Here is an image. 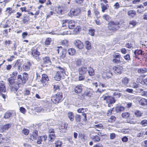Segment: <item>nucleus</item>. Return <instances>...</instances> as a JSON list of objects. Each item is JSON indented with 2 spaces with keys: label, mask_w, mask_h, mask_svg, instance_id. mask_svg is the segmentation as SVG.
<instances>
[{
  "label": "nucleus",
  "mask_w": 147,
  "mask_h": 147,
  "mask_svg": "<svg viewBox=\"0 0 147 147\" xmlns=\"http://www.w3.org/2000/svg\"><path fill=\"white\" fill-rule=\"evenodd\" d=\"M11 124H7L4 125L0 126V132H3V131L8 130L11 127Z\"/></svg>",
  "instance_id": "obj_11"
},
{
  "label": "nucleus",
  "mask_w": 147,
  "mask_h": 147,
  "mask_svg": "<svg viewBox=\"0 0 147 147\" xmlns=\"http://www.w3.org/2000/svg\"><path fill=\"white\" fill-rule=\"evenodd\" d=\"M129 80V79L126 77L123 78L121 81L122 84L124 86H127L128 84Z\"/></svg>",
  "instance_id": "obj_18"
},
{
  "label": "nucleus",
  "mask_w": 147,
  "mask_h": 147,
  "mask_svg": "<svg viewBox=\"0 0 147 147\" xmlns=\"http://www.w3.org/2000/svg\"><path fill=\"white\" fill-rule=\"evenodd\" d=\"M139 102L142 106L146 105H147V99L142 98L139 101Z\"/></svg>",
  "instance_id": "obj_23"
},
{
  "label": "nucleus",
  "mask_w": 147,
  "mask_h": 147,
  "mask_svg": "<svg viewBox=\"0 0 147 147\" xmlns=\"http://www.w3.org/2000/svg\"><path fill=\"white\" fill-rule=\"evenodd\" d=\"M143 51L140 50H136L134 52V54L135 55V57H136L137 56V55H142Z\"/></svg>",
  "instance_id": "obj_34"
},
{
  "label": "nucleus",
  "mask_w": 147,
  "mask_h": 147,
  "mask_svg": "<svg viewBox=\"0 0 147 147\" xmlns=\"http://www.w3.org/2000/svg\"><path fill=\"white\" fill-rule=\"evenodd\" d=\"M12 113L9 112H6L4 115V118L5 119H8L12 116Z\"/></svg>",
  "instance_id": "obj_43"
},
{
  "label": "nucleus",
  "mask_w": 147,
  "mask_h": 147,
  "mask_svg": "<svg viewBox=\"0 0 147 147\" xmlns=\"http://www.w3.org/2000/svg\"><path fill=\"white\" fill-rule=\"evenodd\" d=\"M91 138L95 142H98L100 139L97 136H92L91 137Z\"/></svg>",
  "instance_id": "obj_37"
},
{
  "label": "nucleus",
  "mask_w": 147,
  "mask_h": 147,
  "mask_svg": "<svg viewBox=\"0 0 147 147\" xmlns=\"http://www.w3.org/2000/svg\"><path fill=\"white\" fill-rule=\"evenodd\" d=\"M31 65V63L29 61L24 63L22 66L23 70L25 71H28Z\"/></svg>",
  "instance_id": "obj_9"
},
{
  "label": "nucleus",
  "mask_w": 147,
  "mask_h": 147,
  "mask_svg": "<svg viewBox=\"0 0 147 147\" xmlns=\"http://www.w3.org/2000/svg\"><path fill=\"white\" fill-rule=\"evenodd\" d=\"M62 94L61 92H58L53 95L51 98L52 102L56 104L61 102L62 99Z\"/></svg>",
  "instance_id": "obj_2"
},
{
  "label": "nucleus",
  "mask_w": 147,
  "mask_h": 147,
  "mask_svg": "<svg viewBox=\"0 0 147 147\" xmlns=\"http://www.w3.org/2000/svg\"><path fill=\"white\" fill-rule=\"evenodd\" d=\"M67 116L68 118L71 121H73L74 120V114L72 112H69L68 113Z\"/></svg>",
  "instance_id": "obj_31"
},
{
  "label": "nucleus",
  "mask_w": 147,
  "mask_h": 147,
  "mask_svg": "<svg viewBox=\"0 0 147 147\" xmlns=\"http://www.w3.org/2000/svg\"><path fill=\"white\" fill-rule=\"evenodd\" d=\"M87 110V109H84L83 108L78 109H77V111L79 113H83L84 112L86 111Z\"/></svg>",
  "instance_id": "obj_47"
},
{
  "label": "nucleus",
  "mask_w": 147,
  "mask_h": 147,
  "mask_svg": "<svg viewBox=\"0 0 147 147\" xmlns=\"http://www.w3.org/2000/svg\"><path fill=\"white\" fill-rule=\"evenodd\" d=\"M61 44L65 46H67L68 44V41L67 40H63L61 42Z\"/></svg>",
  "instance_id": "obj_64"
},
{
  "label": "nucleus",
  "mask_w": 147,
  "mask_h": 147,
  "mask_svg": "<svg viewBox=\"0 0 147 147\" xmlns=\"http://www.w3.org/2000/svg\"><path fill=\"white\" fill-rule=\"evenodd\" d=\"M49 81V78L48 76L45 74H43L40 82L41 84L44 86H45L47 85L48 84V81Z\"/></svg>",
  "instance_id": "obj_5"
},
{
  "label": "nucleus",
  "mask_w": 147,
  "mask_h": 147,
  "mask_svg": "<svg viewBox=\"0 0 147 147\" xmlns=\"http://www.w3.org/2000/svg\"><path fill=\"white\" fill-rule=\"evenodd\" d=\"M89 75L91 76L94 75V69L91 67H89L88 70Z\"/></svg>",
  "instance_id": "obj_30"
},
{
  "label": "nucleus",
  "mask_w": 147,
  "mask_h": 147,
  "mask_svg": "<svg viewBox=\"0 0 147 147\" xmlns=\"http://www.w3.org/2000/svg\"><path fill=\"white\" fill-rule=\"evenodd\" d=\"M93 127L95 129L98 128L99 129H103V125L101 124H99L98 125H94Z\"/></svg>",
  "instance_id": "obj_49"
},
{
  "label": "nucleus",
  "mask_w": 147,
  "mask_h": 147,
  "mask_svg": "<svg viewBox=\"0 0 147 147\" xmlns=\"http://www.w3.org/2000/svg\"><path fill=\"white\" fill-rule=\"evenodd\" d=\"M87 71V67L85 66H82L78 69L79 75H84L86 74Z\"/></svg>",
  "instance_id": "obj_8"
},
{
  "label": "nucleus",
  "mask_w": 147,
  "mask_h": 147,
  "mask_svg": "<svg viewBox=\"0 0 147 147\" xmlns=\"http://www.w3.org/2000/svg\"><path fill=\"white\" fill-rule=\"evenodd\" d=\"M81 60L80 59L77 58L75 59V64L77 66H79L81 64Z\"/></svg>",
  "instance_id": "obj_40"
},
{
  "label": "nucleus",
  "mask_w": 147,
  "mask_h": 147,
  "mask_svg": "<svg viewBox=\"0 0 147 147\" xmlns=\"http://www.w3.org/2000/svg\"><path fill=\"white\" fill-rule=\"evenodd\" d=\"M95 31L94 29H91L89 30V34L90 35L93 36L94 35Z\"/></svg>",
  "instance_id": "obj_60"
},
{
  "label": "nucleus",
  "mask_w": 147,
  "mask_h": 147,
  "mask_svg": "<svg viewBox=\"0 0 147 147\" xmlns=\"http://www.w3.org/2000/svg\"><path fill=\"white\" fill-rule=\"evenodd\" d=\"M31 54L33 57L36 59H38V56L40 55V53L38 52L36 48H33L31 49Z\"/></svg>",
  "instance_id": "obj_6"
},
{
  "label": "nucleus",
  "mask_w": 147,
  "mask_h": 147,
  "mask_svg": "<svg viewBox=\"0 0 147 147\" xmlns=\"http://www.w3.org/2000/svg\"><path fill=\"white\" fill-rule=\"evenodd\" d=\"M119 23H115L114 22H111L109 24L108 26L109 29L111 31L114 32L119 28Z\"/></svg>",
  "instance_id": "obj_4"
},
{
  "label": "nucleus",
  "mask_w": 147,
  "mask_h": 147,
  "mask_svg": "<svg viewBox=\"0 0 147 147\" xmlns=\"http://www.w3.org/2000/svg\"><path fill=\"white\" fill-rule=\"evenodd\" d=\"M123 57L127 61H129L130 60V56L129 54H127L124 56Z\"/></svg>",
  "instance_id": "obj_63"
},
{
  "label": "nucleus",
  "mask_w": 147,
  "mask_h": 147,
  "mask_svg": "<svg viewBox=\"0 0 147 147\" xmlns=\"http://www.w3.org/2000/svg\"><path fill=\"white\" fill-rule=\"evenodd\" d=\"M48 137L50 141H53L55 137L54 133H52L50 134Z\"/></svg>",
  "instance_id": "obj_41"
},
{
  "label": "nucleus",
  "mask_w": 147,
  "mask_h": 147,
  "mask_svg": "<svg viewBox=\"0 0 147 147\" xmlns=\"http://www.w3.org/2000/svg\"><path fill=\"white\" fill-rule=\"evenodd\" d=\"M6 91V88L4 83L3 81H0V92H5Z\"/></svg>",
  "instance_id": "obj_13"
},
{
  "label": "nucleus",
  "mask_w": 147,
  "mask_h": 147,
  "mask_svg": "<svg viewBox=\"0 0 147 147\" xmlns=\"http://www.w3.org/2000/svg\"><path fill=\"white\" fill-rule=\"evenodd\" d=\"M143 113L139 110H136L134 112V114L136 117H140L142 115Z\"/></svg>",
  "instance_id": "obj_35"
},
{
  "label": "nucleus",
  "mask_w": 147,
  "mask_h": 147,
  "mask_svg": "<svg viewBox=\"0 0 147 147\" xmlns=\"http://www.w3.org/2000/svg\"><path fill=\"white\" fill-rule=\"evenodd\" d=\"M61 78V73L60 72L57 71L56 74L54 77L55 79L57 81H59Z\"/></svg>",
  "instance_id": "obj_26"
},
{
  "label": "nucleus",
  "mask_w": 147,
  "mask_h": 147,
  "mask_svg": "<svg viewBox=\"0 0 147 147\" xmlns=\"http://www.w3.org/2000/svg\"><path fill=\"white\" fill-rule=\"evenodd\" d=\"M53 90L54 91L59 90V86L57 84L53 85Z\"/></svg>",
  "instance_id": "obj_57"
},
{
  "label": "nucleus",
  "mask_w": 147,
  "mask_h": 147,
  "mask_svg": "<svg viewBox=\"0 0 147 147\" xmlns=\"http://www.w3.org/2000/svg\"><path fill=\"white\" fill-rule=\"evenodd\" d=\"M80 27L79 26H77L76 28H75L74 30V33H77L78 32H79L80 30Z\"/></svg>",
  "instance_id": "obj_62"
},
{
  "label": "nucleus",
  "mask_w": 147,
  "mask_h": 147,
  "mask_svg": "<svg viewBox=\"0 0 147 147\" xmlns=\"http://www.w3.org/2000/svg\"><path fill=\"white\" fill-rule=\"evenodd\" d=\"M8 81L9 83L11 90L14 92L17 91L19 87V84H23V79L21 75H18V84L15 82V80L13 79L12 77L9 78Z\"/></svg>",
  "instance_id": "obj_1"
},
{
  "label": "nucleus",
  "mask_w": 147,
  "mask_h": 147,
  "mask_svg": "<svg viewBox=\"0 0 147 147\" xmlns=\"http://www.w3.org/2000/svg\"><path fill=\"white\" fill-rule=\"evenodd\" d=\"M124 110V107L123 106L119 105L117 106L115 108V111L117 113L123 111Z\"/></svg>",
  "instance_id": "obj_22"
},
{
  "label": "nucleus",
  "mask_w": 147,
  "mask_h": 147,
  "mask_svg": "<svg viewBox=\"0 0 147 147\" xmlns=\"http://www.w3.org/2000/svg\"><path fill=\"white\" fill-rule=\"evenodd\" d=\"M35 111L36 112L39 113H43L44 112L45 110L44 109L41 107H36L35 109Z\"/></svg>",
  "instance_id": "obj_36"
},
{
  "label": "nucleus",
  "mask_w": 147,
  "mask_h": 147,
  "mask_svg": "<svg viewBox=\"0 0 147 147\" xmlns=\"http://www.w3.org/2000/svg\"><path fill=\"white\" fill-rule=\"evenodd\" d=\"M47 139V136L46 135H45L42 136H39L38 138L37 143L38 144H41L42 142L45 141Z\"/></svg>",
  "instance_id": "obj_10"
},
{
  "label": "nucleus",
  "mask_w": 147,
  "mask_h": 147,
  "mask_svg": "<svg viewBox=\"0 0 147 147\" xmlns=\"http://www.w3.org/2000/svg\"><path fill=\"white\" fill-rule=\"evenodd\" d=\"M86 49L88 50H89L91 49V43L88 41H86L85 42Z\"/></svg>",
  "instance_id": "obj_42"
},
{
  "label": "nucleus",
  "mask_w": 147,
  "mask_h": 147,
  "mask_svg": "<svg viewBox=\"0 0 147 147\" xmlns=\"http://www.w3.org/2000/svg\"><path fill=\"white\" fill-rule=\"evenodd\" d=\"M29 132V130L27 129H23L22 131V133L26 135H28V134Z\"/></svg>",
  "instance_id": "obj_58"
},
{
  "label": "nucleus",
  "mask_w": 147,
  "mask_h": 147,
  "mask_svg": "<svg viewBox=\"0 0 147 147\" xmlns=\"http://www.w3.org/2000/svg\"><path fill=\"white\" fill-rule=\"evenodd\" d=\"M43 61L44 64L46 65V66H48L51 64V61L48 57H45L43 58Z\"/></svg>",
  "instance_id": "obj_17"
},
{
  "label": "nucleus",
  "mask_w": 147,
  "mask_h": 147,
  "mask_svg": "<svg viewBox=\"0 0 147 147\" xmlns=\"http://www.w3.org/2000/svg\"><path fill=\"white\" fill-rule=\"evenodd\" d=\"M62 144L61 142L58 140L55 142V147H61Z\"/></svg>",
  "instance_id": "obj_45"
},
{
  "label": "nucleus",
  "mask_w": 147,
  "mask_h": 147,
  "mask_svg": "<svg viewBox=\"0 0 147 147\" xmlns=\"http://www.w3.org/2000/svg\"><path fill=\"white\" fill-rule=\"evenodd\" d=\"M131 85V86L134 88H137L138 86V85L136 83L134 82H132Z\"/></svg>",
  "instance_id": "obj_54"
},
{
  "label": "nucleus",
  "mask_w": 147,
  "mask_h": 147,
  "mask_svg": "<svg viewBox=\"0 0 147 147\" xmlns=\"http://www.w3.org/2000/svg\"><path fill=\"white\" fill-rule=\"evenodd\" d=\"M130 115V114L129 113H124L121 114L122 117L124 118H127Z\"/></svg>",
  "instance_id": "obj_46"
},
{
  "label": "nucleus",
  "mask_w": 147,
  "mask_h": 147,
  "mask_svg": "<svg viewBox=\"0 0 147 147\" xmlns=\"http://www.w3.org/2000/svg\"><path fill=\"white\" fill-rule=\"evenodd\" d=\"M100 5L102 9V11L104 12L107 9V6L108 5V4L105 5L103 3H100Z\"/></svg>",
  "instance_id": "obj_32"
},
{
  "label": "nucleus",
  "mask_w": 147,
  "mask_h": 147,
  "mask_svg": "<svg viewBox=\"0 0 147 147\" xmlns=\"http://www.w3.org/2000/svg\"><path fill=\"white\" fill-rule=\"evenodd\" d=\"M68 124L67 123L62 124L59 127V129L61 131L67 128Z\"/></svg>",
  "instance_id": "obj_33"
},
{
  "label": "nucleus",
  "mask_w": 147,
  "mask_h": 147,
  "mask_svg": "<svg viewBox=\"0 0 147 147\" xmlns=\"http://www.w3.org/2000/svg\"><path fill=\"white\" fill-rule=\"evenodd\" d=\"M112 76V74L110 72H104L102 74V77L103 78L105 79H108Z\"/></svg>",
  "instance_id": "obj_14"
},
{
  "label": "nucleus",
  "mask_w": 147,
  "mask_h": 147,
  "mask_svg": "<svg viewBox=\"0 0 147 147\" xmlns=\"http://www.w3.org/2000/svg\"><path fill=\"white\" fill-rule=\"evenodd\" d=\"M6 11L10 15L11 13H13L14 10H12V8L10 7H8L6 9Z\"/></svg>",
  "instance_id": "obj_55"
},
{
  "label": "nucleus",
  "mask_w": 147,
  "mask_h": 147,
  "mask_svg": "<svg viewBox=\"0 0 147 147\" xmlns=\"http://www.w3.org/2000/svg\"><path fill=\"white\" fill-rule=\"evenodd\" d=\"M74 44L79 49H81L83 47V43L79 40H76Z\"/></svg>",
  "instance_id": "obj_12"
},
{
  "label": "nucleus",
  "mask_w": 147,
  "mask_h": 147,
  "mask_svg": "<svg viewBox=\"0 0 147 147\" xmlns=\"http://www.w3.org/2000/svg\"><path fill=\"white\" fill-rule=\"evenodd\" d=\"M75 23L73 20H70L68 22V26L69 29H72L75 26Z\"/></svg>",
  "instance_id": "obj_24"
},
{
  "label": "nucleus",
  "mask_w": 147,
  "mask_h": 147,
  "mask_svg": "<svg viewBox=\"0 0 147 147\" xmlns=\"http://www.w3.org/2000/svg\"><path fill=\"white\" fill-rule=\"evenodd\" d=\"M84 79L85 77L83 75H80L77 78H76V80H75V81H82L84 80Z\"/></svg>",
  "instance_id": "obj_38"
},
{
  "label": "nucleus",
  "mask_w": 147,
  "mask_h": 147,
  "mask_svg": "<svg viewBox=\"0 0 147 147\" xmlns=\"http://www.w3.org/2000/svg\"><path fill=\"white\" fill-rule=\"evenodd\" d=\"M139 93L142 96H146V93H147V91H144L142 89H140L139 90Z\"/></svg>",
  "instance_id": "obj_44"
},
{
  "label": "nucleus",
  "mask_w": 147,
  "mask_h": 147,
  "mask_svg": "<svg viewBox=\"0 0 147 147\" xmlns=\"http://www.w3.org/2000/svg\"><path fill=\"white\" fill-rule=\"evenodd\" d=\"M78 74L77 72H72L71 74V76L72 78V80L75 81L76 78H78Z\"/></svg>",
  "instance_id": "obj_39"
},
{
  "label": "nucleus",
  "mask_w": 147,
  "mask_h": 147,
  "mask_svg": "<svg viewBox=\"0 0 147 147\" xmlns=\"http://www.w3.org/2000/svg\"><path fill=\"white\" fill-rule=\"evenodd\" d=\"M138 72L139 74H143L147 72V69L146 68L144 67L138 69Z\"/></svg>",
  "instance_id": "obj_28"
},
{
  "label": "nucleus",
  "mask_w": 147,
  "mask_h": 147,
  "mask_svg": "<svg viewBox=\"0 0 147 147\" xmlns=\"http://www.w3.org/2000/svg\"><path fill=\"white\" fill-rule=\"evenodd\" d=\"M30 135V138L31 140L34 139L36 140L38 136V132L36 130H35L33 131L32 134Z\"/></svg>",
  "instance_id": "obj_15"
},
{
  "label": "nucleus",
  "mask_w": 147,
  "mask_h": 147,
  "mask_svg": "<svg viewBox=\"0 0 147 147\" xmlns=\"http://www.w3.org/2000/svg\"><path fill=\"white\" fill-rule=\"evenodd\" d=\"M52 39L51 38H47L45 41V44L47 45H49L51 42Z\"/></svg>",
  "instance_id": "obj_52"
},
{
  "label": "nucleus",
  "mask_w": 147,
  "mask_h": 147,
  "mask_svg": "<svg viewBox=\"0 0 147 147\" xmlns=\"http://www.w3.org/2000/svg\"><path fill=\"white\" fill-rule=\"evenodd\" d=\"M113 56L114 58H116L119 59L121 57V55L118 53H115Z\"/></svg>",
  "instance_id": "obj_61"
},
{
  "label": "nucleus",
  "mask_w": 147,
  "mask_h": 147,
  "mask_svg": "<svg viewBox=\"0 0 147 147\" xmlns=\"http://www.w3.org/2000/svg\"><path fill=\"white\" fill-rule=\"evenodd\" d=\"M122 68L121 66H119L115 67L114 68V72L116 74H121L122 72L121 69Z\"/></svg>",
  "instance_id": "obj_20"
},
{
  "label": "nucleus",
  "mask_w": 147,
  "mask_h": 147,
  "mask_svg": "<svg viewBox=\"0 0 147 147\" xmlns=\"http://www.w3.org/2000/svg\"><path fill=\"white\" fill-rule=\"evenodd\" d=\"M67 52L68 54L71 56L74 55L76 53L75 49L72 48L69 49L67 50Z\"/></svg>",
  "instance_id": "obj_21"
},
{
  "label": "nucleus",
  "mask_w": 147,
  "mask_h": 147,
  "mask_svg": "<svg viewBox=\"0 0 147 147\" xmlns=\"http://www.w3.org/2000/svg\"><path fill=\"white\" fill-rule=\"evenodd\" d=\"M75 120L77 122H80L81 121V116L79 115H76L75 117Z\"/></svg>",
  "instance_id": "obj_56"
},
{
  "label": "nucleus",
  "mask_w": 147,
  "mask_h": 147,
  "mask_svg": "<svg viewBox=\"0 0 147 147\" xmlns=\"http://www.w3.org/2000/svg\"><path fill=\"white\" fill-rule=\"evenodd\" d=\"M28 79V74L26 73H24L23 74V84H25Z\"/></svg>",
  "instance_id": "obj_27"
},
{
  "label": "nucleus",
  "mask_w": 147,
  "mask_h": 147,
  "mask_svg": "<svg viewBox=\"0 0 147 147\" xmlns=\"http://www.w3.org/2000/svg\"><path fill=\"white\" fill-rule=\"evenodd\" d=\"M82 85H79L76 86L74 88V91L77 93H81L82 90Z\"/></svg>",
  "instance_id": "obj_16"
},
{
  "label": "nucleus",
  "mask_w": 147,
  "mask_h": 147,
  "mask_svg": "<svg viewBox=\"0 0 147 147\" xmlns=\"http://www.w3.org/2000/svg\"><path fill=\"white\" fill-rule=\"evenodd\" d=\"M136 24L137 22L135 20H131L129 22V24L130 25H132L133 27L135 26L136 25Z\"/></svg>",
  "instance_id": "obj_53"
},
{
  "label": "nucleus",
  "mask_w": 147,
  "mask_h": 147,
  "mask_svg": "<svg viewBox=\"0 0 147 147\" xmlns=\"http://www.w3.org/2000/svg\"><path fill=\"white\" fill-rule=\"evenodd\" d=\"M80 10L79 8L71 9L69 14V15L71 16H76L80 14Z\"/></svg>",
  "instance_id": "obj_7"
},
{
  "label": "nucleus",
  "mask_w": 147,
  "mask_h": 147,
  "mask_svg": "<svg viewBox=\"0 0 147 147\" xmlns=\"http://www.w3.org/2000/svg\"><path fill=\"white\" fill-rule=\"evenodd\" d=\"M101 98L102 100L105 101L108 104V106L109 107H111V105L115 102L114 98L110 96L104 95H103Z\"/></svg>",
  "instance_id": "obj_3"
},
{
  "label": "nucleus",
  "mask_w": 147,
  "mask_h": 147,
  "mask_svg": "<svg viewBox=\"0 0 147 147\" xmlns=\"http://www.w3.org/2000/svg\"><path fill=\"white\" fill-rule=\"evenodd\" d=\"M94 13L96 18L98 19L100 18L99 12L96 10H95L94 11Z\"/></svg>",
  "instance_id": "obj_51"
},
{
  "label": "nucleus",
  "mask_w": 147,
  "mask_h": 147,
  "mask_svg": "<svg viewBox=\"0 0 147 147\" xmlns=\"http://www.w3.org/2000/svg\"><path fill=\"white\" fill-rule=\"evenodd\" d=\"M61 53L60 57L61 59H64L66 56V51L65 49H63Z\"/></svg>",
  "instance_id": "obj_29"
},
{
  "label": "nucleus",
  "mask_w": 147,
  "mask_h": 147,
  "mask_svg": "<svg viewBox=\"0 0 147 147\" xmlns=\"http://www.w3.org/2000/svg\"><path fill=\"white\" fill-rule=\"evenodd\" d=\"M140 124L143 126H145L147 125V120L144 119L141 121Z\"/></svg>",
  "instance_id": "obj_50"
},
{
  "label": "nucleus",
  "mask_w": 147,
  "mask_h": 147,
  "mask_svg": "<svg viewBox=\"0 0 147 147\" xmlns=\"http://www.w3.org/2000/svg\"><path fill=\"white\" fill-rule=\"evenodd\" d=\"M116 119V118L114 116H112L109 119L108 121L110 122H113L115 121Z\"/></svg>",
  "instance_id": "obj_48"
},
{
  "label": "nucleus",
  "mask_w": 147,
  "mask_h": 147,
  "mask_svg": "<svg viewBox=\"0 0 147 147\" xmlns=\"http://www.w3.org/2000/svg\"><path fill=\"white\" fill-rule=\"evenodd\" d=\"M102 18L103 19L107 21H109L110 19V17L107 15H104L102 16Z\"/></svg>",
  "instance_id": "obj_59"
},
{
  "label": "nucleus",
  "mask_w": 147,
  "mask_h": 147,
  "mask_svg": "<svg viewBox=\"0 0 147 147\" xmlns=\"http://www.w3.org/2000/svg\"><path fill=\"white\" fill-rule=\"evenodd\" d=\"M127 14L130 17L133 18L136 16V11L134 10H130L128 12Z\"/></svg>",
  "instance_id": "obj_19"
},
{
  "label": "nucleus",
  "mask_w": 147,
  "mask_h": 147,
  "mask_svg": "<svg viewBox=\"0 0 147 147\" xmlns=\"http://www.w3.org/2000/svg\"><path fill=\"white\" fill-rule=\"evenodd\" d=\"M63 10V8L60 6L57 7L55 9L56 11L59 14H62Z\"/></svg>",
  "instance_id": "obj_25"
}]
</instances>
